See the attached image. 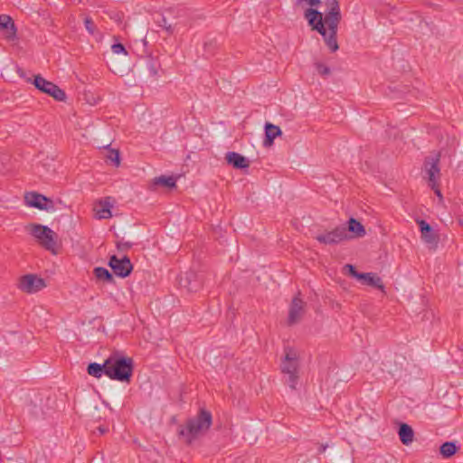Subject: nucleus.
Segmentation results:
<instances>
[{"instance_id":"nucleus-25","label":"nucleus","mask_w":463,"mask_h":463,"mask_svg":"<svg viewBox=\"0 0 463 463\" xmlns=\"http://www.w3.org/2000/svg\"><path fill=\"white\" fill-rule=\"evenodd\" d=\"M93 274L95 275L97 279L101 280L103 282H107V283L114 282L113 275L106 268L96 267L93 269Z\"/></svg>"},{"instance_id":"nucleus-6","label":"nucleus","mask_w":463,"mask_h":463,"mask_svg":"<svg viewBox=\"0 0 463 463\" xmlns=\"http://www.w3.org/2000/svg\"><path fill=\"white\" fill-rule=\"evenodd\" d=\"M33 84L42 92L50 95L58 101H63L66 99V94L63 90L52 81L45 80L41 75H35Z\"/></svg>"},{"instance_id":"nucleus-5","label":"nucleus","mask_w":463,"mask_h":463,"mask_svg":"<svg viewBox=\"0 0 463 463\" xmlns=\"http://www.w3.org/2000/svg\"><path fill=\"white\" fill-rule=\"evenodd\" d=\"M28 231L39 244L45 250L55 252L56 248V233L48 226L33 223L28 226Z\"/></svg>"},{"instance_id":"nucleus-30","label":"nucleus","mask_w":463,"mask_h":463,"mask_svg":"<svg viewBox=\"0 0 463 463\" xmlns=\"http://www.w3.org/2000/svg\"><path fill=\"white\" fill-rule=\"evenodd\" d=\"M344 269L347 270V273H348L349 276H351L353 278H355L358 280L362 277L363 273L358 272L356 270L355 267L354 265H352V264H346Z\"/></svg>"},{"instance_id":"nucleus-24","label":"nucleus","mask_w":463,"mask_h":463,"mask_svg":"<svg viewBox=\"0 0 463 463\" xmlns=\"http://www.w3.org/2000/svg\"><path fill=\"white\" fill-rule=\"evenodd\" d=\"M152 184L155 186L162 185L169 189L176 186V178L174 176L160 175L153 179Z\"/></svg>"},{"instance_id":"nucleus-2","label":"nucleus","mask_w":463,"mask_h":463,"mask_svg":"<svg viewBox=\"0 0 463 463\" xmlns=\"http://www.w3.org/2000/svg\"><path fill=\"white\" fill-rule=\"evenodd\" d=\"M212 424L211 411L201 408L195 416L188 418L184 423L179 425L177 435L186 445L191 446L209 430Z\"/></svg>"},{"instance_id":"nucleus-12","label":"nucleus","mask_w":463,"mask_h":463,"mask_svg":"<svg viewBox=\"0 0 463 463\" xmlns=\"http://www.w3.org/2000/svg\"><path fill=\"white\" fill-rule=\"evenodd\" d=\"M179 285L186 288L188 292H197L203 288V275L197 273L194 270H190L181 276L179 279Z\"/></svg>"},{"instance_id":"nucleus-9","label":"nucleus","mask_w":463,"mask_h":463,"mask_svg":"<svg viewBox=\"0 0 463 463\" xmlns=\"http://www.w3.org/2000/svg\"><path fill=\"white\" fill-rule=\"evenodd\" d=\"M351 239L345 226H337L330 232H326L316 236V240L326 245L338 244Z\"/></svg>"},{"instance_id":"nucleus-23","label":"nucleus","mask_w":463,"mask_h":463,"mask_svg":"<svg viewBox=\"0 0 463 463\" xmlns=\"http://www.w3.org/2000/svg\"><path fill=\"white\" fill-rule=\"evenodd\" d=\"M107 372V359L105 362L101 364L98 363H90L87 367V373L95 377V378H100L102 374L106 375Z\"/></svg>"},{"instance_id":"nucleus-29","label":"nucleus","mask_w":463,"mask_h":463,"mask_svg":"<svg viewBox=\"0 0 463 463\" xmlns=\"http://www.w3.org/2000/svg\"><path fill=\"white\" fill-rule=\"evenodd\" d=\"M84 25L90 34L93 35L95 33L96 25L90 17H89V16L85 17Z\"/></svg>"},{"instance_id":"nucleus-28","label":"nucleus","mask_w":463,"mask_h":463,"mask_svg":"<svg viewBox=\"0 0 463 463\" xmlns=\"http://www.w3.org/2000/svg\"><path fill=\"white\" fill-rule=\"evenodd\" d=\"M315 67L317 73L320 74L321 76H327L331 72L330 68L322 62H316Z\"/></svg>"},{"instance_id":"nucleus-35","label":"nucleus","mask_w":463,"mask_h":463,"mask_svg":"<svg viewBox=\"0 0 463 463\" xmlns=\"http://www.w3.org/2000/svg\"><path fill=\"white\" fill-rule=\"evenodd\" d=\"M149 73L151 76H156L157 75V69L156 64L153 61H150L147 65Z\"/></svg>"},{"instance_id":"nucleus-11","label":"nucleus","mask_w":463,"mask_h":463,"mask_svg":"<svg viewBox=\"0 0 463 463\" xmlns=\"http://www.w3.org/2000/svg\"><path fill=\"white\" fill-rule=\"evenodd\" d=\"M109 266L111 268L114 274L119 278L128 277L133 270V265L128 256H124L120 259L116 255L110 256Z\"/></svg>"},{"instance_id":"nucleus-8","label":"nucleus","mask_w":463,"mask_h":463,"mask_svg":"<svg viewBox=\"0 0 463 463\" xmlns=\"http://www.w3.org/2000/svg\"><path fill=\"white\" fill-rule=\"evenodd\" d=\"M439 161V153H437L430 156H427L424 160L423 167L426 176L428 178L429 186H434L435 182H439L440 179Z\"/></svg>"},{"instance_id":"nucleus-37","label":"nucleus","mask_w":463,"mask_h":463,"mask_svg":"<svg viewBox=\"0 0 463 463\" xmlns=\"http://www.w3.org/2000/svg\"><path fill=\"white\" fill-rule=\"evenodd\" d=\"M98 430H99V432L100 434H104V433H106V432L108 431V429H107V428H105V427L99 426V427L98 428Z\"/></svg>"},{"instance_id":"nucleus-27","label":"nucleus","mask_w":463,"mask_h":463,"mask_svg":"<svg viewBox=\"0 0 463 463\" xmlns=\"http://www.w3.org/2000/svg\"><path fill=\"white\" fill-rule=\"evenodd\" d=\"M440 454L448 458L453 456L457 451V447L454 442L447 441L444 442L439 449Z\"/></svg>"},{"instance_id":"nucleus-31","label":"nucleus","mask_w":463,"mask_h":463,"mask_svg":"<svg viewBox=\"0 0 463 463\" xmlns=\"http://www.w3.org/2000/svg\"><path fill=\"white\" fill-rule=\"evenodd\" d=\"M111 50L116 54H125L128 55V52L125 46L120 43H113L111 46Z\"/></svg>"},{"instance_id":"nucleus-32","label":"nucleus","mask_w":463,"mask_h":463,"mask_svg":"<svg viewBox=\"0 0 463 463\" xmlns=\"http://www.w3.org/2000/svg\"><path fill=\"white\" fill-rule=\"evenodd\" d=\"M108 158L116 165H118L120 163L119 152L118 150H110Z\"/></svg>"},{"instance_id":"nucleus-21","label":"nucleus","mask_w":463,"mask_h":463,"mask_svg":"<svg viewBox=\"0 0 463 463\" xmlns=\"http://www.w3.org/2000/svg\"><path fill=\"white\" fill-rule=\"evenodd\" d=\"M398 435L402 443L408 446L413 441L414 431L409 424L402 422L399 425Z\"/></svg>"},{"instance_id":"nucleus-16","label":"nucleus","mask_w":463,"mask_h":463,"mask_svg":"<svg viewBox=\"0 0 463 463\" xmlns=\"http://www.w3.org/2000/svg\"><path fill=\"white\" fill-rule=\"evenodd\" d=\"M0 29L5 31V39L14 40L16 38L17 29L13 19L9 15H0Z\"/></svg>"},{"instance_id":"nucleus-1","label":"nucleus","mask_w":463,"mask_h":463,"mask_svg":"<svg viewBox=\"0 0 463 463\" xmlns=\"http://www.w3.org/2000/svg\"><path fill=\"white\" fill-rule=\"evenodd\" d=\"M295 1L296 5H301L305 2L311 6L305 11L304 17L307 20L311 29L317 32L323 37L326 45L331 52H335L339 49L336 36L338 25L342 19L338 0H326L325 14L312 8L313 6H318L321 4V0Z\"/></svg>"},{"instance_id":"nucleus-14","label":"nucleus","mask_w":463,"mask_h":463,"mask_svg":"<svg viewBox=\"0 0 463 463\" xmlns=\"http://www.w3.org/2000/svg\"><path fill=\"white\" fill-rule=\"evenodd\" d=\"M305 302L298 297L293 298L288 310V324L295 325L301 319L304 314Z\"/></svg>"},{"instance_id":"nucleus-17","label":"nucleus","mask_w":463,"mask_h":463,"mask_svg":"<svg viewBox=\"0 0 463 463\" xmlns=\"http://www.w3.org/2000/svg\"><path fill=\"white\" fill-rule=\"evenodd\" d=\"M265 130V138L263 140V146L265 147H269L273 145L274 139L277 137L282 135V131L279 126H276L272 123L267 122L264 127Z\"/></svg>"},{"instance_id":"nucleus-13","label":"nucleus","mask_w":463,"mask_h":463,"mask_svg":"<svg viewBox=\"0 0 463 463\" xmlns=\"http://www.w3.org/2000/svg\"><path fill=\"white\" fill-rule=\"evenodd\" d=\"M24 200L29 206L39 210L49 211L54 208L53 202L50 198L36 192L26 193Z\"/></svg>"},{"instance_id":"nucleus-19","label":"nucleus","mask_w":463,"mask_h":463,"mask_svg":"<svg viewBox=\"0 0 463 463\" xmlns=\"http://www.w3.org/2000/svg\"><path fill=\"white\" fill-rule=\"evenodd\" d=\"M110 199V197H107L99 201V204L95 207L96 215L99 219H109L112 217V203Z\"/></svg>"},{"instance_id":"nucleus-26","label":"nucleus","mask_w":463,"mask_h":463,"mask_svg":"<svg viewBox=\"0 0 463 463\" xmlns=\"http://www.w3.org/2000/svg\"><path fill=\"white\" fill-rule=\"evenodd\" d=\"M219 43L215 38H206L203 43V50L207 56H212L215 53L218 49Z\"/></svg>"},{"instance_id":"nucleus-18","label":"nucleus","mask_w":463,"mask_h":463,"mask_svg":"<svg viewBox=\"0 0 463 463\" xmlns=\"http://www.w3.org/2000/svg\"><path fill=\"white\" fill-rule=\"evenodd\" d=\"M227 163L232 165L235 169H245L250 165L249 160L242 155L237 152H228L225 155Z\"/></svg>"},{"instance_id":"nucleus-4","label":"nucleus","mask_w":463,"mask_h":463,"mask_svg":"<svg viewBox=\"0 0 463 463\" xmlns=\"http://www.w3.org/2000/svg\"><path fill=\"white\" fill-rule=\"evenodd\" d=\"M285 355L281 360L280 369L282 373L288 375L287 383L292 390H296L298 380L299 361L297 351L290 347L284 348Z\"/></svg>"},{"instance_id":"nucleus-33","label":"nucleus","mask_w":463,"mask_h":463,"mask_svg":"<svg viewBox=\"0 0 463 463\" xmlns=\"http://www.w3.org/2000/svg\"><path fill=\"white\" fill-rule=\"evenodd\" d=\"M132 247V243L131 242H122V241H119L117 243V248L118 250H128V249H130Z\"/></svg>"},{"instance_id":"nucleus-7","label":"nucleus","mask_w":463,"mask_h":463,"mask_svg":"<svg viewBox=\"0 0 463 463\" xmlns=\"http://www.w3.org/2000/svg\"><path fill=\"white\" fill-rule=\"evenodd\" d=\"M183 9L172 7L166 9L164 14H159L155 23L165 31L167 35H173L175 32L177 23H173L171 18H178L183 15Z\"/></svg>"},{"instance_id":"nucleus-34","label":"nucleus","mask_w":463,"mask_h":463,"mask_svg":"<svg viewBox=\"0 0 463 463\" xmlns=\"http://www.w3.org/2000/svg\"><path fill=\"white\" fill-rule=\"evenodd\" d=\"M430 187L434 191L435 194L439 197V201L441 202L443 200V196L440 192V189L439 188V182H435V185Z\"/></svg>"},{"instance_id":"nucleus-3","label":"nucleus","mask_w":463,"mask_h":463,"mask_svg":"<svg viewBox=\"0 0 463 463\" xmlns=\"http://www.w3.org/2000/svg\"><path fill=\"white\" fill-rule=\"evenodd\" d=\"M134 371V361L131 357L110 355L107 359L106 375L115 381L129 383Z\"/></svg>"},{"instance_id":"nucleus-22","label":"nucleus","mask_w":463,"mask_h":463,"mask_svg":"<svg viewBox=\"0 0 463 463\" xmlns=\"http://www.w3.org/2000/svg\"><path fill=\"white\" fill-rule=\"evenodd\" d=\"M347 233L350 232V233H353L354 235H350L351 238L353 237H356V238H362L365 235V229L364 227V225L359 222L357 221L356 219L354 218H350L347 222Z\"/></svg>"},{"instance_id":"nucleus-15","label":"nucleus","mask_w":463,"mask_h":463,"mask_svg":"<svg viewBox=\"0 0 463 463\" xmlns=\"http://www.w3.org/2000/svg\"><path fill=\"white\" fill-rule=\"evenodd\" d=\"M417 222L420 227L422 240L427 244L436 246L438 243L439 238H438L437 234L435 233L434 230L432 229V227L430 226V224L428 223L424 220H418Z\"/></svg>"},{"instance_id":"nucleus-20","label":"nucleus","mask_w":463,"mask_h":463,"mask_svg":"<svg viewBox=\"0 0 463 463\" xmlns=\"http://www.w3.org/2000/svg\"><path fill=\"white\" fill-rule=\"evenodd\" d=\"M363 284L371 286L373 288H378L382 291H384V285L383 283L382 279L375 273L367 272L363 273L360 279Z\"/></svg>"},{"instance_id":"nucleus-36","label":"nucleus","mask_w":463,"mask_h":463,"mask_svg":"<svg viewBox=\"0 0 463 463\" xmlns=\"http://www.w3.org/2000/svg\"><path fill=\"white\" fill-rule=\"evenodd\" d=\"M327 448V445L326 444H320L319 448H318V452L319 453H323L326 451Z\"/></svg>"},{"instance_id":"nucleus-10","label":"nucleus","mask_w":463,"mask_h":463,"mask_svg":"<svg viewBox=\"0 0 463 463\" xmlns=\"http://www.w3.org/2000/svg\"><path fill=\"white\" fill-rule=\"evenodd\" d=\"M45 287L44 279L35 274H26L19 279L18 288L25 293H36Z\"/></svg>"}]
</instances>
